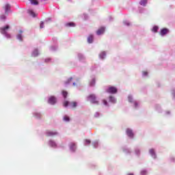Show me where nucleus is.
<instances>
[{
  "label": "nucleus",
  "mask_w": 175,
  "mask_h": 175,
  "mask_svg": "<svg viewBox=\"0 0 175 175\" xmlns=\"http://www.w3.org/2000/svg\"><path fill=\"white\" fill-rule=\"evenodd\" d=\"M66 27H76V24L73 22L68 23L66 24Z\"/></svg>",
  "instance_id": "nucleus-14"
},
{
  "label": "nucleus",
  "mask_w": 175,
  "mask_h": 175,
  "mask_svg": "<svg viewBox=\"0 0 175 175\" xmlns=\"http://www.w3.org/2000/svg\"><path fill=\"white\" fill-rule=\"evenodd\" d=\"M109 100L112 102V103H116V98L113 96H109Z\"/></svg>",
  "instance_id": "nucleus-22"
},
{
  "label": "nucleus",
  "mask_w": 175,
  "mask_h": 175,
  "mask_svg": "<svg viewBox=\"0 0 175 175\" xmlns=\"http://www.w3.org/2000/svg\"><path fill=\"white\" fill-rule=\"evenodd\" d=\"M134 105H135V107H137V103L135 102Z\"/></svg>",
  "instance_id": "nucleus-37"
},
{
  "label": "nucleus",
  "mask_w": 175,
  "mask_h": 175,
  "mask_svg": "<svg viewBox=\"0 0 175 175\" xmlns=\"http://www.w3.org/2000/svg\"><path fill=\"white\" fill-rule=\"evenodd\" d=\"M70 107H72V109H75V107H77V103L73 101V102H71L70 103Z\"/></svg>",
  "instance_id": "nucleus-13"
},
{
  "label": "nucleus",
  "mask_w": 175,
  "mask_h": 175,
  "mask_svg": "<svg viewBox=\"0 0 175 175\" xmlns=\"http://www.w3.org/2000/svg\"><path fill=\"white\" fill-rule=\"evenodd\" d=\"M128 175H133V174H132V173H130V174H128Z\"/></svg>",
  "instance_id": "nucleus-38"
},
{
  "label": "nucleus",
  "mask_w": 175,
  "mask_h": 175,
  "mask_svg": "<svg viewBox=\"0 0 175 175\" xmlns=\"http://www.w3.org/2000/svg\"><path fill=\"white\" fill-rule=\"evenodd\" d=\"M58 135V132L57 131H47L46 136H55Z\"/></svg>",
  "instance_id": "nucleus-7"
},
{
  "label": "nucleus",
  "mask_w": 175,
  "mask_h": 175,
  "mask_svg": "<svg viewBox=\"0 0 175 175\" xmlns=\"http://www.w3.org/2000/svg\"><path fill=\"white\" fill-rule=\"evenodd\" d=\"M40 28H44V23H43V21L40 22Z\"/></svg>",
  "instance_id": "nucleus-27"
},
{
  "label": "nucleus",
  "mask_w": 175,
  "mask_h": 175,
  "mask_svg": "<svg viewBox=\"0 0 175 175\" xmlns=\"http://www.w3.org/2000/svg\"><path fill=\"white\" fill-rule=\"evenodd\" d=\"M29 14L32 16V17H36L35 12L32 10H29Z\"/></svg>",
  "instance_id": "nucleus-23"
},
{
  "label": "nucleus",
  "mask_w": 175,
  "mask_h": 175,
  "mask_svg": "<svg viewBox=\"0 0 175 175\" xmlns=\"http://www.w3.org/2000/svg\"><path fill=\"white\" fill-rule=\"evenodd\" d=\"M126 135L127 136H129V137H133V132L132 131V130L127 129L126 131Z\"/></svg>",
  "instance_id": "nucleus-6"
},
{
  "label": "nucleus",
  "mask_w": 175,
  "mask_h": 175,
  "mask_svg": "<svg viewBox=\"0 0 175 175\" xmlns=\"http://www.w3.org/2000/svg\"><path fill=\"white\" fill-rule=\"evenodd\" d=\"M90 85H91V87H94V85H95V79H92V81L90 83Z\"/></svg>",
  "instance_id": "nucleus-21"
},
{
  "label": "nucleus",
  "mask_w": 175,
  "mask_h": 175,
  "mask_svg": "<svg viewBox=\"0 0 175 175\" xmlns=\"http://www.w3.org/2000/svg\"><path fill=\"white\" fill-rule=\"evenodd\" d=\"M128 99H129V102L130 103L133 102V98H132L131 96H129Z\"/></svg>",
  "instance_id": "nucleus-28"
},
{
  "label": "nucleus",
  "mask_w": 175,
  "mask_h": 175,
  "mask_svg": "<svg viewBox=\"0 0 175 175\" xmlns=\"http://www.w3.org/2000/svg\"><path fill=\"white\" fill-rule=\"evenodd\" d=\"M70 148L71 151H75L76 150V144L71 143L70 145Z\"/></svg>",
  "instance_id": "nucleus-9"
},
{
  "label": "nucleus",
  "mask_w": 175,
  "mask_h": 175,
  "mask_svg": "<svg viewBox=\"0 0 175 175\" xmlns=\"http://www.w3.org/2000/svg\"><path fill=\"white\" fill-rule=\"evenodd\" d=\"M141 174H142V175H145V174H147V172L146 171H142L141 172Z\"/></svg>",
  "instance_id": "nucleus-33"
},
{
  "label": "nucleus",
  "mask_w": 175,
  "mask_h": 175,
  "mask_svg": "<svg viewBox=\"0 0 175 175\" xmlns=\"http://www.w3.org/2000/svg\"><path fill=\"white\" fill-rule=\"evenodd\" d=\"M4 9L5 10V14H8V12H9V10H10V5L6 4L4 7Z\"/></svg>",
  "instance_id": "nucleus-11"
},
{
  "label": "nucleus",
  "mask_w": 175,
  "mask_h": 175,
  "mask_svg": "<svg viewBox=\"0 0 175 175\" xmlns=\"http://www.w3.org/2000/svg\"><path fill=\"white\" fill-rule=\"evenodd\" d=\"M158 26H154V27H153V28H152V31H153V32H158Z\"/></svg>",
  "instance_id": "nucleus-24"
},
{
  "label": "nucleus",
  "mask_w": 175,
  "mask_h": 175,
  "mask_svg": "<svg viewBox=\"0 0 175 175\" xmlns=\"http://www.w3.org/2000/svg\"><path fill=\"white\" fill-rule=\"evenodd\" d=\"M68 105H69V102L68 101H64V106L65 107H68Z\"/></svg>",
  "instance_id": "nucleus-29"
},
{
  "label": "nucleus",
  "mask_w": 175,
  "mask_h": 175,
  "mask_svg": "<svg viewBox=\"0 0 175 175\" xmlns=\"http://www.w3.org/2000/svg\"><path fill=\"white\" fill-rule=\"evenodd\" d=\"M49 146L51 147H57V144L54 141H49Z\"/></svg>",
  "instance_id": "nucleus-15"
},
{
  "label": "nucleus",
  "mask_w": 175,
  "mask_h": 175,
  "mask_svg": "<svg viewBox=\"0 0 175 175\" xmlns=\"http://www.w3.org/2000/svg\"><path fill=\"white\" fill-rule=\"evenodd\" d=\"M62 95L64 98V99H66V97L68 96V92L63 90L62 91Z\"/></svg>",
  "instance_id": "nucleus-20"
},
{
  "label": "nucleus",
  "mask_w": 175,
  "mask_h": 175,
  "mask_svg": "<svg viewBox=\"0 0 175 175\" xmlns=\"http://www.w3.org/2000/svg\"><path fill=\"white\" fill-rule=\"evenodd\" d=\"M72 84H73V85H76V83H73Z\"/></svg>",
  "instance_id": "nucleus-39"
},
{
  "label": "nucleus",
  "mask_w": 175,
  "mask_h": 175,
  "mask_svg": "<svg viewBox=\"0 0 175 175\" xmlns=\"http://www.w3.org/2000/svg\"><path fill=\"white\" fill-rule=\"evenodd\" d=\"M118 91V90L117 89V88L114 86H110L107 90V92H108L109 94H117Z\"/></svg>",
  "instance_id": "nucleus-3"
},
{
  "label": "nucleus",
  "mask_w": 175,
  "mask_h": 175,
  "mask_svg": "<svg viewBox=\"0 0 175 175\" xmlns=\"http://www.w3.org/2000/svg\"><path fill=\"white\" fill-rule=\"evenodd\" d=\"M72 80H73V78H69L67 81L66 82V84H69V83H70V81H72Z\"/></svg>",
  "instance_id": "nucleus-31"
},
{
  "label": "nucleus",
  "mask_w": 175,
  "mask_h": 175,
  "mask_svg": "<svg viewBox=\"0 0 175 175\" xmlns=\"http://www.w3.org/2000/svg\"><path fill=\"white\" fill-rule=\"evenodd\" d=\"M17 39H18V40H20L21 42L23 41V36H21V34H18V35L17 36Z\"/></svg>",
  "instance_id": "nucleus-25"
},
{
  "label": "nucleus",
  "mask_w": 175,
  "mask_h": 175,
  "mask_svg": "<svg viewBox=\"0 0 175 175\" xmlns=\"http://www.w3.org/2000/svg\"><path fill=\"white\" fill-rule=\"evenodd\" d=\"M97 35H102L103 33H105V27H100L97 31H96Z\"/></svg>",
  "instance_id": "nucleus-5"
},
{
  "label": "nucleus",
  "mask_w": 175,
  "mask_h": 175,
  "mask_svg": "<svg viewBox=\"0 0 175 175\" xmlns=\"http://www.w3.org/2000/svg\"><path fill=\"white\" fill-rule=\"evenodd\" d=\"M100 58H101V59H103L105 58V57H106V52H102L100 55H99Z\"/></svg>",
  "instance_id": "nucleus-19"
},
{
  "label": "nucleus",
  "mask_w": 175,
  "mask_h": 175,
  "mask_svg": "<svg viewBox=\"0 0 175 175\" xmlns=\"http://www.w3.org/2000/svg\"><path fill=\"white\" fill-rule=\"evenodd\" d=\"M31 5H39V2L37 0H29Z\"/></svg>",
  "instance_id": "nucleus-18"
},
{
  "label": "nucleus",
  "mask_w": 175,
  "mask_h": 175,
  "mask_svg": "<svg viewBox=\"0 0 175 175\" xmlns=\"http://www.w3.org/2000/svg\"><path fill=\"white\" fill-rule=\"evenodd\" d=\"M149 152L152 157L157 158V154H155V150H154V149L149 150Z\"/></svg>",
  "instance_id": "nucleus-10"
},
{
  "label": "nucleus",
  "mask_w": 175,
  "mask_h": 175,
  "mask_svg": "<svg viewBox=\"0 0 175 175\" xmlns=\"http://www.w3.org/2000/svg\"><path fill=\"white\" fill-rule=\"evenodd\" d=\"M33 57H38L39 55V52L38 51V49H35L34 51L32 53Z\"/></svg>",
  "instance_id": "nucleus-16"
},
{
  "label": "nucleus",
  "mask_w": 175,
  "mask_h": 175,
  "mask_svg": "<svg viewBox=\"0 0 175 175\" xmlns=\"http://www.w3.org/2000/svg\"><path fill=\"white\" fill-rule=\"evenodd\" d=\"M49 103H50L51 105H55L56 102H57V98H55V97L54 96H51L49 99Z\"/></svg>",
  "instance_id": "nucleus-4"
},
{
  "label": "nucleus",
  "mask_w": 175,
  "mask_h": 175,
  "mask_svg": "<svg viewBox=\"0 0 175 175\" xmlns=\"http://www.w3.org/2000/svg\"><path fill=\"white\" fill-rule=\"evenodd\" d=\"M0 18H1V20L5 21V20H6V16H5V15H1V16H0Z\"/></svg>",
  "instance_id": "nucleus-30"
},
{
  "label": "nucleus",
  "mask_w": 175,
  "mask_h": 175,
  "mask_svg": "<svg viewBox=\"0 0 175 175\" xmlns=\"http://www.w3.org/2000/svg\"><path fill=\"white\" fill-rule=\"evenodd\" d=\"M10 28V27L9 25H6L5 27L0 28L1 33H2V35H5L6 36V38H8V39H10V38H11L10 34L8 33V31H9Z\"/></svg>",
  "instance_id": "nucleus-1"
},
{
  "label": "nucleus",
  "mask_w": 175,
  "mask_h": 175,
  "mask_svg": "<svg viewBox=\"0 0 175 175\" xmlns=\"http://www.w3.org/2000/svg\"><path fill=\"white\" fill-rule=\"evenodd\" d=\"M143 75L144 76H147V75H148V72H147V71H144Z\"/></svg>",
  "instance_id": "nucleus-34"
},
{
  "label": "nucleus",
  "mask_w": 175,
  "mask_h": 175,
  "mask_svg": "<svg viewBox=\"0 0 175 175\" xmlns=\"http://www.w3.org/2000/svg\"><path fill=\"white\" fill-rule=\"evenodd\" d=\"M139 3L142 6H146L147 5V0H141Z\"/></svg>",
  "instance_id": "nucleus-17"
},
{
  "label": "nucleus",
  "mask_w": 175,
  "mask_h": 175,
  "mask_svg": "<svg viewBox=\"0 0 175 175\" xmlns=\"http://www.w3.org/2000/svg\"><path fill=\"white\" fill-rule=\"evenodd\" d=\"M103 102L104 105H107V101L106 100H103Z\"/></svg>",
  "instance_id": "nucleus-35"
},
{
  "label": "nucleus",
  "mask_w": 175,
  "mask_h": 175,
  "mask_svg": "<svg viewBox=\"0 0 175 175\" xmlns=\"http://www.w3.org/2000/svg\"><path fill=\"white\" fill-rule=\"evenodd\" d=\"M88 43H92L94 42V36L90 35L88 38Z\"/></svg>",
  "instance_id": "nucleus-12"
},
{
  "label": "nucleus",
  "mask_w": 175,
  "mask_h": 175,
  "mask_svg": "<svg viewBox=\"0 0 175 175\" xmlns=\"http://www.w3.org/2000/svg\"><path fill=\"white\" fill-rule=\"evenodd\" d=\"M88 100H90V102L93 103V105H99V101L96 98V96H95V94H90L88 96Z\"/></svg>",
  "instance_id": "nucleus-2"
},
{
  "label": "nucleus",
  "mask_w": 175,
  "mask_h": 175,
  "mask_svg": "<svg viewBox=\"0 0 175 175\" xmlns=\"http://www.w3.org/2000/svg\"><path fill=\"white\" fill-rule=\"evenodd\" d=\"M64 121H66L67 122H68V121H70L69 116H64Z\"/></svg>",
  "instance_id": "nucleus-26"
},
{
  "label": "nucleus",
  "mask_w": 175,
  "mask_h": 175,
  "mask_svg": "<svg viewBox=\"0 0 175 175\" xmlns=\"http://www.w3.org/2000/svg\"><path fill=\"white\" fill-rule=\"evenodd\" d=\"M126 25H127L128 27H129V25H131V23L129 22H126L125 23Z\"/></svg>",
  "instance_id": "nucleus-36"
},
{
  "label": "nucleus",
  "mask_w": 175,
  "mask_h": 175,
  "mask_svg": "<svg viewBox=\"0 0 175 175\" xmlns=\"http://www.w3.org/2000/svg\"><path fill=\"white\" fill-rule=\"evenodd\" d=\"M167 32H169V29H163L161 30V36H164V35H166V33H167Z\"/></svg>",
  "instance_id": "nucleus-8"
},
{
  "label": "nucleus",
  "mask_w": 175,
  "mask_h": 175,
  "mask_svg": "<svg viewBox=\"0 0 175 175\" xmlns=\"http://www.w3.org/2000/svg\"><path fill=\"white\" fill-rule=\"evenodd\" d=\"M85 142L87 143V144H91V140L90 139H85Z\"/></svg>",
  "instance_id": "nucleus-32"
}]
</instances>
